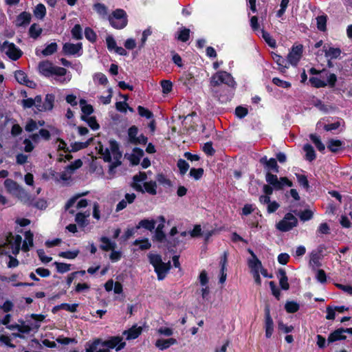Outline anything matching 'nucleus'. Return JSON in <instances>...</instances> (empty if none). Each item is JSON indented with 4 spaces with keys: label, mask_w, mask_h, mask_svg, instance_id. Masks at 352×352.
Returning <instances> with one entry per match:
<instances>
[{
    "label": "nucleus",
    "mask_w": 352,
    "mask_h": 352,
    "mask_svg": "<svg viewBox=\"0 0 352 352\" xmlns=\"http://www.w3.org/2000/svg\"><path fill=\"white\" fill-rule=\"evenodd\" d=\"M96 149L98 150V153L104 162L111 163L109 165V172L113 175L114 169L121 164L122 153L119 151L118 143L115 140H111L109 147L104 148L103 145L99 142Z\"/></svg>",
    "instance_id": "f257e3e1"
},
{
    "label": "nucleus",
    "mask_w": 352,
    "mask_h": 352,
    "mask_svg": "<svg viewBox=\"0 0 352 352\" xmlns=\"http://www.w3.org/2000/svg\"><path fill=\"white\" fill-rule=\"evenodd\" d=\"M38 69L43 76L45 77L54 76L55 79L60 83L68 82L71 80V76L64 77L63 78H57L58 77H63L67 75V70L61 67L54 65L49 60H44L39 63Z\"/></svg>",
    "instance_id": "f03ea898"
},
{
    "label": "nucleus",
    "mask_w": 352,
    "mask_h": 352,
    "mask_svg": "<svg viewBox=\"0 0 352 352\" xmlns=\"http://www.w3.org/2000/svg\"><path fill=\"white\" fill-rule=\"evenodd\" d=\"M100 344L102 346L109 348V350L115 349L116 351H119L125 347L126 342L123 340V338L121 336H111L105 340L97 338L89 346L88 352H94Z\"/></svg>",
    "instance_id": "7ed1b4c3"
},
{
    "label": "nucleus",
    "mask_w": 352,
    "mask_h": 352,
    "mask_svg": "<svg viewBox=\"0 0 352 352\" xmlns=\"http://www.w3.org/2000/svg\"><path fill=\"white\" fill-rule=\"evenodd\" d=\"M110 24L116 29H122L127 25V15L122 9H116L109 16Z\"/></svg>",
    "instance_id": "20e7f679"
},
{
    "label": "nucleus",
    "mask_w": 352,
    "mask_h": 352,
    "mask_svg": "<svg viewBox=\"0 0 352 352\" xmlns=\"http://www.w3.org/2000/svg\"><path fill=\"white\" fill-rule=\"evenodd\" d=\"M221 84H226L231 87L236 85V82L230 74L220 71L215 73L210 78V85L213 87L219 86Z\"/></svg>",
    "instance_id": "39448f33"
},
{
    "label": "nucleus",
    "mask_w": 352,
    "mask_h": 352,
    "mask_svg": "<svg viewBox=\"0 0 352 352\" xmlns=\"http://www.w3.org/2000/svg\"><path fill=\"white\" fill-rule=\"evenodd\" d=\"M265 180L276 190H282L284 186H288L289 187L293 186L292 182L289 180L287 177H283L278 178L276 175H274L271 173H266Z\"/></svg>",
    "instance_id": "423d86ee"
},
{
    "label": "nucleus",
    "mask_w": 352,
    "mask_h": 352,
    "mask_svg": "<svg viewBox=\"0 0 352 352\" xmlns=\"http://www.w3.org/2000/svg\"><path fill=\"white\" fill-rule=\"evenodd\" d=\"M0 50L4 52L10 59L16 60L21 57L22 51L16 47V45L8 41H5L0 46Z\"/></svg>",
    "instance_id": "0eeeda50"
},
{
    "label": "nucleus",
    "mask_w": 352,
    "mask_h": 352,
    "mask_svg": "<svg viewBox=\"0 0 352 352\" xmlns=\"http://www.w3.org/2000/svg\"><path fill=\"white\" fill-rule=\"evenodd\" d=\"M298 220L292 214L287 213L283 219L276 223V228L281 232H287L296 227Z\"/></svg>",
    "instance_id": "6e6552de"
},
{
    "label": "nucleus",
    "mask_w": 352,
    "mask_h": 352,
    "mask_svg": "<svg viewBox=\"0 0 352 352\" xmlns=\"http://www.w3.org/2000/svg\"><path fill=\"white\" fill-rule=\"evenodd\" d=\"M22 238L20 235L13 236L12 233H9L6 236V242L5 245L9 246L12 249L13 254L16 255L20 250Z\"/></svg>",
    "instance_id": "1a4fd4ad"
},
{
    "label": "nucleus",
    "mask_w": 352,
    "mask_h": 352,
    "mask_svg": "<svg viewBox=\"0 0 352 352\" xmlns=\"http://www.w3.org/2000/svg\"><path fill=\"white\" fill-rule=\"evenodd\" d=\"M302 46L301 45L294 46L287 56L288 61L292 65H296L301 58Z\"/></svg>",
    "instance_id": "9d476101"
},
{
    "label": "nucleus",
    "mask_w": 352,
    "mask_h": 352,
    "mask_svg": "<svg viewBox=\"0 0 352 352\" xmlns=\"http://www.w3.org/2000/svg\"><path fill=\"white\" fill-rule=\"evenodd\" d=\"M82 43H78L76 44L71 43H65L63 46V52L65 55H80L79 52L82 50Z\"/></svg>",
    "instance_id": "9b49d317"
},
{
    "label": "nucleus",
    "mask_w": 352,
    "mask_h": 352,
    "mask_svg": "<svg viewBox=\"0 0 352 352\" xmlns=\"http://www.w3.org/2000/svg\"><path fill=\"white\" fill-rule=\"evenodd\" d=\"M259 162L264 166L267 173H270L271 170H273L275 173H278V165L274 158L267 160V157L264 156L259 160Z\"/></svg>",
    "instance_id": "f8f14e48"
},
{
    "label": "nucleus",
    "mask_w": 352,
    "mask_h": 352,
    "mask_svg": "<svg viewBox=\"0 0 352 352\" xmlns=\"http://www.w3.org/2000/svg\"><path fill=\"white\" fill-rule=\"evenodd\" d=\"M146 179H147L146 174L144 172H140L139 174H137L133 177V182L131 186L136 191L144 193V190L142 186L140 184V182H144V181L146 180Z\"/></svg>",
    "instance_id": "ddd939ff"
},
{
    "label": "nucleus",
    "mask_w": 352,
    "mask_h": 352,
    "mask_svg": "<svg viewBox=\"0 0 352 352\" xmlns=\"http://www.w3.org/2000/svg\"><path fill=\"white\" fill-rule=\"evenodd\" d=\"M44 318L45 317L43 315H31L30 318L28 320V324L25 330L37 329L40 328V323Z\"/></svg>",
    "instance_id": "4468645a"
},
{
    "label": "nucleus",
    "mask_w": 352,
    "mask_h": 352,
    "mask_svg": "<svg viewBox=\"0 0 352 352\" xmlns=\"http://www.w3.org/2000/svg\"><path fill=\"white\" fill-rule=\"evenodd\" d=\"M14 77L18 82L22 85H25L30 87L35 86V83L30 80L28 78L27 74L22 70H17L14 72Z\"/></svg>",
    "instance_id": "2eb2a0df"
},
{
    "label": "nucleus",
    "mask_w": 352,
    "mask_h": 352,
    "mask_svg": "<svg viewBox=\"0 0 352 352\" xmlns=\"http://www.w3.org/2000/svg\"><path fill=\"white\" fill-rule=\"evenodd\" d=\"M24 204L31 206L33 204V198L21 186L14 195Z\"/></svg>",
    "instance_id": "dca6fc26"
},
{
    "label": "nucleus",
    "mask_w": 352,
    "mask_h": 352,
    "mask_svg": "<svg viewBox=\"0 0 352 352\" xmlns=\"http://www.w3.org/2000/svg\"><path fill=\"white\" fill-rule=\"evenodd\" d=\"M32 19L31 14L27 12H23L17 16L15 24L18 27L26 26L30 24Z\"/></svg>",
    "instance_id": "f3484780"
},
{
    "label": "nucleus",
    "mask_w": 352,
    "mask_h": 352,
    "mask_svg": "<svg viewBox=\"0 0 352 352\" xmlns=\"http://www.w3.org/2000/svg\"><path fill=\"white\" fill-rule=\"evenodd\" d=\"M55 96L52 94H47L45 95V100L43 102L41 110L43 111H52L54 106Z\"/></svg>",
    "instance_id": "a211bd4d"
},
{
    "label": "nucleus",
    "mask_w": 352,
    "mask_h": 352,
    "mask_svg": "<svg viewBox=\"0 0 352 352\" xmlns=\"http://www.w3.org/2000/svg\"><path fill=\"white\" fill-rule=\"evenodd\" d=\"M176 343L177 340L173 338L168 339H158L156 341L155 346L160 350H164Z\"/></svg>",
    "instance_id": "6ab92c4d"
},
{
    "label": "nucleus",
    "mask_w": 352,
    "mask_h": 352,
    "mask_svg": "<svg viewBox=\"0 0 352 352\" xmlns=\"http://www.w3.org/2000/svg\"><path fill=\"white\" fill-rule=\"evenodd\" d=\"M323 52L327 58L330 59L337 58L341 54V50L338 47H327L325 45L323 47Z\"/></svg>",
    "instance_id": "aec40b11"
},
{
    "label": "nucleus",
    "mask_w": 352,
    "mask_h": 352,
    "mask_svg": "<svg viewBox=\"0 0 352 352\" xmlns=\"http://www.w3.org/2000/svg\"><path fill=\"white\" fill-rule=\"evenodd\" d=\"M170 268V263L168 261V263H162V265H160L157 267V269H155V272L157 274V278L159 280H162L164 278L166 273Z\"/></svg>",
    "instance_id": "412c9836"
},
{
    "label": "nucleus",
    "mask_w": 352,
    "mask_h": 352,
    "mask_svg": "<svg viewBox=\"0 0 352 352\" xmlns=\"http://www.w3.org/2000/svg\"><path fill=\"white\" fill-rule=\"evenodd\" d=\"M100 241L101 242L100 248L104 251L107 252L113 249H116V242L111 241L109 238L106 236H102L100 239Z\"/></svg>",
    "instance_id": "4be33fe9"
},
{
    "label": "nucleus",
    "mask_w": 352,
    "mask_h": 352,
    "mask_svg": "<svg viewBox=\"0 0 352 352\" xmlns=\"http://www.w3.org/2000/svg\"><path fill=\"white\" fill-rule=\"evenodd\" d=\"M144 155V151L139 148H135L132 154L129 157V160L133 165H137L140 163L141 158Z\"/></svg>",
    "instance_id": "5701e85b"
},
{
    "label": "nucleus",
    "mask_w": 352,
    "mask_h": 352,
    "mask_svg": "<svg viewBox=\"0 0 352 352\" xmlns=\"http://www.w3.org/2000/svg\"><path fill=\"white\" fill-rule=\"evenodd\" d=\"M4 186L8 192L13 195L16 194L17 190L21 187V186H19L15 181L11 179H6L4 181Z\"/></svg>",
    "instance_id": "b1692460"
},
{
    "label": "nucleus",
    "mask_w": 352,
    "mask_h": 352,
    "mask_svg": "<svg viewBox=\"0 0 352 352\" xmlns=\"http://www.w3.org/2000/svg\"><path fill=\"white\" fill-rule=\"evenodd\" d=\"M33 246V234L30 231L25 232V239L22 245V250L24 252H28L30 247Z\"/></svg>",
    "instance_id": "393cba45"
},
{
    "label": "nucleus",
    "mask_w": 352,
    "mask_h": 352,
    "mask_svg": "<svg viewBox=\"0 0 352 352\" xmlns=\"http://www.w3.org/2000/svg\"><path fill=\"white\" fill-rule=\"evenodd\" d=\"M90 215L89 212H85V213L78 212L76 215L75 221L81 227H85L88 225L87 218Z\"/></svg>",
    "instance_id": "a878e982"
},
{
    "label": "nucleus",
    "mask_w": 352,
    "mask_h": 352,
    "mask_svg": "<svg viewBox=\"0 0 352 352\" xmlns=\"http://www.w3.org/2000/svg\"><path fill=\"white\" fill-rule=\"evenodd\" d=\"M155 223H156V221L155 220L142 219L139 222V223L136 226L135 229L144 228L146 230L152 231L155 228Z\"/></svg>",
    "instance_id": "bb28decb"
},
{
    "label": "nucleus",
    "mask_w": 352,
    "mask_h": 352,
    "mask_svg": "<svg viewBox=\"0 0 352 352\" xmlns=\"http://www.w3.org/2000/svg\"><path fill=\"white\" fill-rule=\"evenodd\" d=\"M342 333H348L352 334V331H332L328 338V342L331 343L345 339L346 337L342 335Z\"/></svg>",
    "instance_id": "cd10ccee"
},
{
    "label": "nucleus",
    "mask_w": 352,
    "mask_h": 352,
    "mask_svg": "<svg viewBox=\"0 0 352 352\" xmlns=\"http://www.w3.org/2000/svg\"><path fill=\"white\" fill-rule=\"evenodd\" d=\"M143 188L144 192H146L150 195H155L157 194V184L154 181L144 182Z\"/></svg>",
    "instance_id": "c85d7f7f"
},
{
    "label": "nucleus",
    "mask_w": 352,
    "mask_h": 352,
    "mask_svg": "<svg viewBox=\"0 0 352 352\" xmlns=\"http://www.w3.org/2000/svg\"><path fill=\"white\" fill-rule=\"evenodd\" d=\"M303 149H304L305 152L306 153L305 158L307 160L311 162L315 160L316 153H315L314 149L311 145H310L309 144H305Z\"/></svg>",
    "instance_id": "c756f323"
},
{
    "label": "nucleus",
    "mask_w": 352,
    "mask_h": 352,
    "mask_svg": "<svg viewBox=\"0 0 352 352\" xmlns=\"http://www.w3.org/2000/svg\"><path fill=\"white\" fill-rule=\"evenodd\" d=\"M33 12L36 18L43 19L46 14V9L45 6L42 3L38 4L34 8Z\"/></svg>",
    "instance_id": "7c9ffc66"
},
{
    "label": "nucleus",
    "mask_w": 352,
    "mask_h": 352,
    "mask_svg": "<svg viewBox=\"0 0 352 352\" xmlns=\"http://www.w3.org/2000/svg\"><path fill=\"white\" fill-rule=\"evenodd\" d=\"M249 267L253 270L254 272H259L263 267L261 262L258 258L254 257L249 261Z\"/></svg>",
    "instance_id": "2f4dec72"
},
{
    "label": "nucleus",
    "mask_w": 352,
    "mask_h": 352,
    "mask_svg": "<svg viewBox=\"0 0 352 352\" xmlns=\"http://www.w3.org/2000/svg\"><path fill=\"white\" fill-rule=\"evenodd\" d=\"M42 32V28L36 23H33L29 30L30 36L33 38H37Z\"/></svg>",
    "instance_id": "473e14b6"
},
{
    "label": "nucleus",
    "mask_w": 352,
    "mask_h": 352,
    "mask_svg": "<svg viewBox=\"0 0 352 352\" xmlns=\"http://www.w3.org/2000/svg\"><path fill=\"white\" fill-rule=\"evenodd\" d=\"M57 49L58 45L56 43H52L43 50L41 53L45 56H50L55 53L57 51Z\"/></svg>",
    "instance_id": "72a5a7b5"
},
{
    "label": "nucleus",
    "mask_w": 352,
    "mask_h": 352,
    "mask_svg": "<svg viewBox=\"0 0 352 352\" xmlns=\"http://www.w3.org/2000/svg\"><path fill=\"white\" fill-rule=\"evenodd\" d=\"M342 146V142L338 140L331 139L329 141L327 148L333 153H336Z\"/></svg>",
    "instance_id": "f704fd0d"
},
{
    "label": "nucleus",
    "mask_w": 352,
    "mask_h": 352,
    "mask_svg": "<svg viewBox=\"0 0 352 352\" xmlns=\"http://www.w3.org/2000/svg\"><path fill=\"white\" fill-rule=\"evenodd\" d=\"M82 165V162L80 160H76L74 162L71 163L69 165H68L65 169L69 173V174L72 175L74 172L80 168Z\"/></svg>",
    "instance_id": "c9c22d12"
},
{
    "label": "nucleus",
    "mask_w": 352,
    "mask_h": 352,
    "mask_svg": "<svg viewBox=\"0 0 352 352\" xmlns=\"http://www.w3.org/2000/svg\"><path fill=\"white\" fill-rule=\"evenodd\" d=\"M148 256L150 263L155 269H157V267L162 265V263H163L161 256L158 254H149Z\"/></svg>",
    "instance_id": "e433bc0d"
},
{
    "label": "nucleus",
    "mask_w": 352,
    "mask_h": 352,
    "mask_svg": "<svg viewBox=\"0 0 352 352\" xmlns=\"http://www.w3.org/2000/svg\"><path fill=\"white\" fill-rule=\"evenodd\" d=\"M262 37L265 41V42L272 48L276 47V41L270 36V34L265 32L264 30H261Z\"/></svg>",
    "instance_id": "4c0bfd02"
},
{
    "label": "nucleus",
    "mask_w": 352,
    "mask_h": 352,
    "mask_svg": "<svg viewBox=\"0 0 352 352\" xmlns=\"http://www.w3.org/2000/svg\"><path fill=\"white\" fill-rule=\"evenodd\" d=\"M309 138H310L311 140L314 142V144L316 145V146L318 149V151H320L321 152L324 151L325 146L317 135H316L314 134H311L309 135Z\"/></svg>",
    "instance_id": "58836bf2"
},
{
    "label": "nucleus",
    "mask_w": 352,
    "mask_h": 352,
    "mask_svg": "<svg viewBox=\"0 0 352 352\" xmlns=\"http://www.w3.org/2000/svg\"><path fill=\"white\" fill-rule=\"evenodd\" d=\"M94 10L97 12L102 17H105L107 15V7L100 3H97L94 5Z\"/></svg>",
    "instance_id": "ea45409f"
},
{
    "label": "nucleus",
    "mask_w": 352,
    "mask_h": 352,
    "mask_svg": "<svg viewBox=\"0 0 352 352\" xmlns=\"http://www.w3.org/2000/svg\"><path fill=\"white\" fill-rule=\"evenodd\" d=\"M285 308L288 313H295L299 309V305L294 301H288L286 302Z\"/></svg>",
    "instance_id": "a19ab883"
},
{
    "label": "nucleus",
    "mask_w": 352,
    "mask_h": 352,
    "mask_svg": "<svg viewBox=\"0 0 352 352\" xmlns=\"http://www.w3.org/2000/svg\"><path fill=\"white\" fill-rule=\"evenodd\" d=\"M316 21L318 29L320 31H325L327 25V16L324 15L319 16L316 18Z\"/></svg>",
    "instance_id": "79ce46f5"
},
{
    "label": "nucleus",
    "mask_w": 352,
    "mask_h": 352,
    "mask_svg": "<svg viewBox=\"0 0 352 352\" xmlns=\"http://www.w3.org/2000/svg\"><path fill=\"white\" fill-rule=\"evenodd\" d=\"M92 140H93V138H90L87 141H86L85 142H75V143H74L72 145V151H79L80 149L87 148L89 145V144L92 141Z\"/></svg>",
    "instance_id": "37998d69"
},
{
    "label": "nucleus",
    "mask_w": 352,
    "mask_h": 352,
    "mask_svg": "<svg viewBox=\"0 0 352 352\" xmlns=\"http://www.w3.org/2000/svg\"><path fill=\"white\" fill-rule=\"evenodd\" d=\"M54 264L56 265L57 272L59 273L63 274L70 270V264L59 262H54Z\"/></svg>",
    "instance_id": "c03bdc74"
},
{
    "label": "nucleus",
    "mask_w": 352,
    "mask_h": 352,
    "mask_svg": "<svg viewBox=\"0 0 352 352\" xmlns=\"http://www.w3.org/2000/svg\"><path fill=\"white\" fill-rule=\"evenodd\" d=\"M301 221H305L310 220L313 217V212L310 210H305L296 213Z\"/></svg>",
    "instance_id": "a18cd8bd"
},
{
    "label": "nucleus",
    "mask_w": 352,
    "mask_h": 352,
    "mask_svg": "<svg viewBox=\"0 0 352 352\" xmlns=\"http://www.w3.org/2000/svg\"><path fill=\"white\" fill-rule=\"evenodd\" d=\"M133 245H140L139 248L141 250H148L151 246V243H149V241L147 239H145L143 240H135L133 242Z\"/></svg>",
    "instance_id": "49530a36"
},
{
    "label": "nucleus",
    "mask_w": 352,
    "mask_h": 352,
    "mask_svg": "<svg viewBox=\"0 0 352 352\" xmlns=\"http://www.w3.org/2000/svg\"><path fill=\"white\" fill-rule=\"evenodd\" d=\"M309 82L314 87L320 88L327 86V83L317 77H311L309 78Z\"/></svg>",
    "instance_id": "de8ad7c7"
},
{
    "label": "nucleus",
    "mask_w": 352,
    "mask_h": 352,
    "mask_svg": "<svg viewBox=\"0 0 352 352\" xmlns=\"http://www.w3.org/2000/svg\"><path fill=\"white\" fill-rule=\"evenodd\" d=\"M79 254L78 250L75 251H67V252H61L58 254V256L65 258L68 259H74Z\"/></svg>",
    "instance_id": "09e8293b"
},
{
    "label": "nucleus",
    "mask_w": 352,
    "mask_h": 352,
    "mask_svg": "<svg viewBox=\"0 0 352 352\" xmlns=\"http://www.w3.org/2000/svg\"><path fill=\"white\" fill-rule=\"evenodd\" d=\"M72 37L76 40L82 38V28L80 25L76 24L72 30Z\"/></svg>",
    "instance_id": "8fccbe9b"
},
{
    "label": "nucleus",
    "mask_w": 352,
    "mask_h": 352,
    "mask_svg": "<svg viewBox=\"0 0 352 352\" xmlns=\"http://www.w3.org/2000/svg\"><path fill=\"white\" fill-rule=\"evenodd\" d=\"M189 166V164L184 160L180 159L177 162V167L179 168V172L182 175L186 173Z\"/></svg>",
    "instance_id": "3c124183"
},
{
    "label": "nucleus",
    "mask_w": 352,
    "mask_h": 352,
    "mask_svg": "<svg viewBox=\"0 0 352 352\" xmlns=\"http://www.w3.org/2000/svg\"><path fill=\"white\" fill-rule=\"evenodd\" d=\"M88 192H83V193H81V194H78L76 195H75L74 197H72L71 199H69L68 200V201L67 202V204H65V210H69L72 206H74V204L76 203V201H77L78 199H79L80 197H82V196H85L86 195H87Z\"/></svg>",
    "instance_id": "603ef678"
},
{
    "label": "nucleus",
    "mask_w": 352,
    "mask_h": 352,
    "mask_svg": "<svg viewBox=\"0 0 352 352\" xmlns=\"http://www.w3.org/2000/svg\"><path fill=\"white\" fill-rule=\"evenodd\" d=\"M138 129L135 126H132L129 129L128 135L131 143H133L137 138Z\"/></svg>",
    "instance_id": "864d4df0"
},
{
    "label": "nucleus",
    "mask_w": 352,
    "mask_h": 352,
    "mask_svg": "<svg viewBox=\"0 0 352 352\" xmlns=\"http://www.w3.org/2000/svg\"><path fill=\"white\" fill-rule=\"evenodd\" d=\"M190 175L193 177L195 179H199L203 174H204V169L201 168H191L190 170Z\"/></svg>",
    "instance_id": "5fc2aeb1"
},
{
    "label": "nucleus",
    "mask_w": 352,
    "mask_h": 352,
    "mask_svg": "<svg viewBox=\"0 0 352 352\" xmlns=\"http://www.w3.org/2000/svg\"><path fill=\"white\" fill-rule=\"evenodd\" d=\"M189 36H190V30L187 29V28H184L180 31V32L177 36V38H178V40H179L182 42H186L189 39Z\"/></svg>",
    "instance_id": "6e6d98bb"
},
{
    "label": "nucleus",
    "mask_w": 352,
    "mask_h": 352,
    "mask_svg": "<svg viewBox=\"0 0 352 352\" xmlns=\"http://www.w3.org/2000/svg\"><path fill=\"white\" fill-rule=\"evenodd\" d=\"M161 86L163 93L168 94L172 90L173 84L170 80H163L161 81Z\"/></svg>",
    "instance_id": "4d7b16f0"
},
{
    "label": "nucleus",
    "mask_w": 352,
    "mask_h": 352,
    "mask_svg": "<svg viewBox=\"0 0 352 352\" xmlns=\"http://www.w3.org/2000/svg\"><path fill=\"white\" fill-rule=\"evenodd\" d=\"M138 111L140 116L146 117L148 119L151 118L153 116L151 111L142 106H138Z\"/></svg>",
    "instance_id": "13d9d810"
},
{
    "label": "nucleus",
    "mask_w": 352,
    "mask_h": 352,
    "mask_svg": "<svg viewBox=\"0 0 352 352\" xmlns=\"http://www.w3.org/2000/svg\"><path fill=\"white\" fill-rule=\"evenodd\" d=\"M289 2V0H281L280 5V8L279 10H278V12L276 13L277 17H281L284 14V13L285 12V10L288 6Z\"/></svg>",
    "instance_id": "bf43d9fd"
},
{
    "label": "nucleus",
    "mask_w": 352,
    "mask_h": 352,
    "mask_svg": "<svg viewBox=\"0 0 352 352\" xmlns=\"http://www.w3.org/2000/svg\"><path fill=\"white\" fill-rule=\"evenodd\" d=\"M85 36L86 38L91 42H94L96 39V33L89 28H85Z\"/></svg>",
    "instance_id": "052dcab7"
},
{
    "label": "nucleus",
    "mask_w": 352,
    "mask_h": 352,
    "mask_svg": "<svg viewBox=\"0 0 352 352\" xmlns=\"http://www.w3.org/2000/svg\"><path fill=\"white\" fill-rule=\"evenodd\" d=\"M320 256L318 253L315 252H312L310 254V261L309 263L310 265H313L315 266H320Z\"/></svg>",
    "instance_id": "680f3d73"
},
{
    "label": "nucleus",
    "mask_w": 352,
    "mask_h": 352,
    "mask_svg": "<svg viewBox=\"0 0 352 352\" xmlns=\"http://www.w3.org/2000/svg\"><path fill=\"white\" fill-rule=\"evenodd\" d=\"M272 82L274 84H275L276 85L280 87L289 88L291 87L290 82H289L287 81L282 80L278 78H274L272 79Z\"/></svg>",
    "instance_id": "e2e57ef3"
},
{
    "label": "nucleus",
    "mask_w": 352,
    "mask_h": 352,
    "mask_svg": "<svg viewBox=\"0 0 352 352\" xmlns=\"http://www.w3.org/2000/svg\"><path fill=\"white\" fill-rule=\"evenodd\" d=\"M106 42L109 50H115L118 47L115 39L111 36H108L107 37Z\"/></svg>",
    "instance_id": "0e129e2a"
},
{
    "label": "nucleus",
    "mask_w": 352,
    "mask_h": 352,
    "mask_svg": "<svg viewBox=\"0 0 352 352\" xmlns=\"http://www.w3.org/2000/svg\"><path fill=\"white\" fill-rule=\"evenodd\" d=\"M94 80H98V82L101 85H106L108 82L107 78L102 73L96 74L94 75Z\"/></svg>",
    "instance_id": "69168bd1"
},
{
    "label": "nucleus",
    "mask_w": 352,
    "mask_h": 352,
    "mask_svg": "<svg viewBox=\"0 0 352 352\" xmlns=\"http://www.w3.org/2000/svg\"><path fill=\"white\" fill-rule=\"evenodd\" d=\"M296 176L298 183L304 188L307 189L309 186L307 177L303 175H297Z\"/></svg>",
    "instance_id": "338daca9"
},
{
    "label": "nucleus",
    "mask_w": 352,
    "mask_h": 352,
    "mask_svg": "<svg viewBox=\"0 0 352 352\" xmlns=\"http://www.w3.org/2000/svg\"><path fill=\"white\" fill-rule=\"evenodd\" d=\"M336 310L335 309V308L333 307H331L330 306L327 307V316H326V318L327 320H333L335 319L336 316Z\"/></svg>",
    "instance_id": "774afa93"
}]
</instances>
